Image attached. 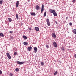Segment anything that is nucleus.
I'll use <instances>...</instances> for the list:
<instances>
[{
    "label": "nucleus",
    "instance_id": "obj_4",
    "mask_svg": "<svg viewBox=\"0 0 76 76\" xmlns=\"http://www.w3.org/2000/svg\"><path fill=\"white\" fill-rule=\"evenodd\" d=\"M35 9L37 10H39L40 9V7L38 5H37L36 6Z\"/></svg>",
    "mask_w": 76,
    "mask_h": 76
},
{
    "label": "nucleus",
    "instance_id": "obj_22",
    "mask_svg": "<svg viewBox=\"0 0 76 76\" xmlns=\"http://www.w3.org/2000/svg\"><path fill=\"white\" fill-rule=\"evenodd\" d=\"M46 12H45V13L44 14V17H45L46 16Z\"/></svg>",
    "mask_w": 76,
    "mask_h": 76
},
{
    "label": "nucleus",
    "instance_id": "obj_25",
    "mask_svg": "<svg viewBox=\"0 0 76 76\" xmlns=\"http://www.w3.org/2000/svg\"><path fill=\"white\" fill-rule=\"evenodd\" d=\"M15 71L16 72H18L19 71V68H16L15 69Z\"/></svg>",
    "mask_w": 76,
    "mask_h": 76
},
{
    "label": "nucleus",
    "instance_id": "obj_6",
    "mask_svg": "<svg viewBox=\"0 0 76 76\" xmlns=\"http://www.w3.org/2000/svg\"><path fill=\"white\" fill-rule=\"evenodd\" d=\"M52 36L53 38H56V35L55 33H53L52 34Z\"/></svg>",
    "mask_w": 76,
    "mask_h": 76
},
{
    "label": "nucleus",
    "instance_id": "obj_35",
    "mask_svg": "<svg viewBox=\"0 0 76 76\" xmlns=\"http://www.w3.org/2000/svg\"><path fill=\"white\" fill-rule=\"evenodd\" d=\"M75 1H76V0H73V2H75Z\"/></svg>",
    "mask_w": 76,
    "mask_h": 76
},
{
    "label": "nucleus",
    "instance_id": "obj_2",
    "mask_svg": "<svg viewBox=\"0 0 76 76\" xmlns=\"http://www.w3.org/2000/svg\"><path fill=\"white\" fill-rule=\"evenodd\" d=\"M25 61L20 62L19 61H17V64H20V65H21L22 64H23L24 63H25Z\"/></svg>",
    "mask_w": 76,
    "mask_h": 76
},
{
    "label": "nucleus",
    "instance_id": "obj_1",
    "mask_svg": "<svg viewBox=\"0 0 76 76\" xmlns=\"http://www.w3.org/2000/svg\"><path fill=\"white\" fill-rule=\"evenodd\" d=\"M49 12L51 13H53L54 16H57V13L56 12L55 10L51 9H49Z\"/></svg>",
    "mask_w": 76,
    "mask_h": 76
},
{
    "label": "nucleus",
    "instance_id": "obj_24",
    "mask_svg": "<svg viewBox=\"0 0 76 76\" xmlns=\"http://www.w3.org/2000/svg\"><path fill=\"white\" fill-rule=\"evenodd\" d=\"M18 54V53L17 52H14V55L15 56L16 55V54Z\"/></svg>",
    "mask_w": 76,
    "mask_h": 76
},
{
    "label": "nucleus",
    "instance_id": "obj_31",
    "mask_svg": "<svg viewBox=\"0 0 76 76\" xmlns=\"http://www.w3.org/2000/svg\"><path fill=\"white\" fill-rule=\"evenodd\" d=\"M2 74V72L0 70V74Z\"/></svg>",
    "mask_w": 76,
    "mask_h": 76
},
{
    "label": "nucleus",
    "instance_id": "obj_12",
    "mask_svg": "<svg viewBox=\"0 0 76 76\" xmlns=\"http://www.w3.org/2000/svg\"><path fill=\"white\" fill-rule=\"evenodd\" d=\"M18 6H19V1H17L16 4V7H18Z\"/></svg>",
    "mask_w": 76,
    "mask_h": 76
},
{
    "label": "nucleus",
    "instance_id": "obj_7",
    "mask_svg": "<svg viewBox=\"0 0 76 76\" xmlns=\"http://www.w3.org/2000/svg\"><path fill=\"white\" fill-rule=\"evenodd\" d=\"M43 11H44V5L42 4L41 9V13H42V12H43Z\"/></svg>",
    "mask_w": 76,
    "mask_h": 76
},
{
    "label": "nucleus",
    "instance_id": "obj_13",
    "mask_svg": "<svg viewBox=\"0 0 76 76\" xmlns=\"http://www.w3.org/2000/svg\"><path fill=\"white\" fill-rule=\"evenodd\" d=\"M30 14L31 15H32V16H35L36 14L34 12H30Z\"/></svg>",
    "mask_w": 76,
    "mask_h": 76
},
{
    "label": "nucleus",
    "instance_id": "obj_33",
    "mask_svg": "<svg viewBox=\"0 0 76 76\" xmlns=\"http://www.w3.org/2000/svg\"><path fill=\"white\" fill-rule=\"evenodd\" d=\"M55 22H56V24L57 25L58 24H57V21H56Z\"/></svg>",
    "mask_w": 76,
    "mask_h": 76
},
{
    "label": "nucleus",
    "instance_id": "obj_21",
    "mask_svg": "<svg viewBox=\"0 0 76 76\" xmlns=\"http://www.w3.org/2000/svg\"><path fill=\"white\" fill-rule=\"evenodd\" d=\"M57 73H58V72H57V71H56L54 73V75H56Z\"/></svg>",
    "mask_w": 76,
    "mask_h": 76
},
{
    "label": "nucleus",
    "instance_id": "obj_15",
    "mask_svg": "<svg viewBox=\"0 0 76 76\" xmlns=\"http://www.w3.org/2000/svg\"><path fill=\"white\" fill-rule=\"evenodd\" d=\"M23 38L25 39H28V37L25 35L23 36Z\"/></svg>",
    "mask_w": 76,
    "mask_h": 76
},
{
    "label": "nucleus",
    "instance_id": "obj_27",
    "mask_svg": "<svg viewBox=\"0 0 76 76\" xmlns=\"http://www.w3.org/2000/svg\"><path fill=\"white\" fill-rule=\"evenodd\" d=\"M69 25L70 26H72V23H69Z\"/></svg>",
    "mask_w": 76,
    "mask_h": 76
},
{
    "label": "nucleus",
    "instance_id": "obj_14",
    "mask_svg": "<svg viewBox=\"0 0 76 76\" xmlns=\"http://www.w3.org/2000/svg\"><path fill=\"white\" fill-rule=\"evenodd\" d=\"M23 44L24 45H28V42H23Z\"/></svg>",
    "mask_w": 76,
    "mask_h": 76
},
{
    "label": "nucleus",
    "instance_id": "obj_17",
    "mask_svg": "<svg viewBox=\"0 0 76 76\" xmlns=\"http://www.w3.org/2000/svg\"><path fill=\"white\" fill-rule=\"evenodd\" d=\"M8 20L10 22H11L12 21V19H11L10 18H8Z\"/></svg>",
    "mask_w": 76,
    "mask_h": 76
},
{
    "label": "nucleus",
    "instance_id": "obj_28",
    "mask_svg": "<svg viewBox=\"0 0 76 76\" xmlns=\"http://www.w3.org/2000/svg\"><path fill=\"white\" fill-rule=\"evenodd\" d=\"M28 30H29V31H31V28H28Z\"/></svg>",
    "mask_w": 76,
    "mask_h": 76
},
{
    "label": "nucleus",
    "instance_id": "obj_11",
    "mask_svg": "<svg viewBox=\"0 0 76 76\" xmlns=\"http://www.w3.org/2000/svg\"><path fill=\"white\" fill-rule=\"evenodd\" d=\"M32 48L31 46L30 47H28L27 48V50H28V51H30L31 50V49H32Z\"/></svg>",
    "mask_w": 76,
    "mask_h": 76
},
{
    "label": "nucleus",
    "instance_id": "obj_23",
    "mask_svg": "<svg viewBox=\"0 0 76 76\" xmlns=\"http://www.w3.org/2000/svg\"><path fill=\"white\" fill-rule=\"evenodd\" d=\"M3 4V1L2 0L0 1V4Z\"/></svg>",
    "mask_w": 76,
    "mask_h": 76
},
{
    "label": "nucleus",
    "instance_id": "obj_10",
    "mask_svg": "<svg viewBox=\"0 0 76 76\" xmlns=\"http://www.w3.org/2000/svg\"><path fill=\"white\" fill-rule=\"evenodd\" d=\"M34 29L35 31H37V32H38L39 31V28H38V27H36L34 28Z\"/></svg>",
    "mask_w": 76,
    "mask_h": 76
},
{
    "label": "nucleus",
    "instance_id": "obj_30",
    "mask_svg": "<svg viewBox=\"0 0 76 76\" xmlns=\"http://www.w3.org/2000/svg\"><path fill=\"white\" fill-rule=\"evenodd\" d=\"M46 47H47V48H48L49 47V46H48V45H46Z\"/></svg>",
    "mask_w": 76,
    "mask_h": 76
},
{
    "label": "nucleus",
    "instance_id": "obj_8",
    "mask_svg": "<svg viewBox=\"0 0 76 76\" xmlns=\"http://www.w3.org/2000/svg\"><path fill=\"white\" fill-rule=\"evenodd\" d=\"M53 44L54 47H55V48H57V44L56 42H53Z\"/></svg>",
    "mask_w": 76,
    "mask_h": 76
},
{
    "label": "nucleus",
    "instance_id": "obj_3",
    "mask_svg": "<svg viewBox=\"0 0 76 76\" xmlns=\"http://www.w3.org/2000/svg\"><path fill=\"white\" fill-rule=\"evenodd\" d=\"M46 22H47V24L48 26H50V20L49 19L47 18L46 19Z\"/></svg>",
    "mask_w": 76,
    "mask_h": 76
},
{
    "label": "nucleus",
    "instance_id": "obj_20",
    "mask_svg": "<svg viewBox=\"0 0 76 76\" xmlns=\"http://www.w3.org/2000/svg\"><path fill=\"white\" fill-rule=\"evenodd\" d=\"M41 65L42 66H44V63L43 62H41Z\"/></svg>",
    "mask_w": 76,
    "mask_h": 76
},
{
    "label": "nucleus",
    "instance_id": "obj_9",
    "mask_svg": "<svg viewBox=\"0 0 76 76\" xmlns=\"http://www.w3.org/2000/svg\"><path fill=\"white\" fill-rule=\"evenodd\" d=\"M34 52L35 53H36L37 52L38 50V48L37 47H34Z\"/></svg>",
    "mask_w": 76,
    "mask_h": 76
},
{
    "label": "nucleus",
    "instance_id": "obj_16",
    "mask_svg": "<svg viewBox=\"0 0 76 76\" xmlns=\"http://www.w3.org/2000/svg\"><path fill=\"white\" fill-rule=\"evenodd\" d=\"M4 37V34L2 33H0V37Z\"/></svg>",
    "mask_w": 76,
    "mask_h": 76
},
{
    "label": "nucleus",
    "instance_id": "obj_32",
    "mask_svg": "<svg viewBox=\"0 0 76 76\" xmlns=\"http://www.w3.org/2000/svg\"><path fill=\"white\" fill-rule=\"evenodd\" d=\"M74 57H75V58H76V54H75L74 55Z\"/></svg>",
    "mask_w": 76,
    "mask_h": 76
},
{
    "label": "nucleus",
    "instance_id": "obj_19",
    "mask_svg": "<svg viewBox=\"0 0 76 76\" xmlns=\"http://www.w3.org/2000/svg\"><path fill=\"white\" fill-rule=\"evenodd\" d=\"M16 18L17 20L19 19V16H18V14H16Z\"/></svg>",
    "mask_w": 76,
    "mask_h": 76
},
{
    "label": "nucleus",
    "instance_id": "obj_29",
    "mask_svg": "<svg viewBox=\"0 0 76 76\" xmlns=\"http://www.w3.org/2000/svg\"><path fill=\"white\" fill-rule=\"evenodd\" d=\"M10 34H13V31H10L9 32Z\"/></svg>",
    "mask_w": 76,
    "mask_h": 76
},
{
    "label": "nucleus",
    "instance_id": "obj_18",
    "mask_svg": "<svg viewBox=\"0 0 76 76\" xmlns=\"http://www.w3.org/2000/svg\"><path fill=\"white\" fill-rule=\"evenodd\" d=\"M61 50L63 51H64V50H65V48L64 47H62L61 48Z\"/></svg>",
    "mask_w": 76,
    "mask_h": 76
},
{
    "label": "nucleus",
    "instance_id": "obj_34",
    "mask_svg": "<svg viewBox=\"0 0 76 76\" xmlns=\"http://www.w3.org/2000/svg\"><path fill=\"white\" fill-rule=\"evenodd\" d=\"M67 19H68V17H66V20H67Z\"/></svg>",
    "mask_w": 76,
    "mask_h": 76
},
{
    "label": "nucleus",
    "instance_id": "obj_36",
    "mask_svg": "<svg viewBox=\"0 0 76 76\" xmlns=\"http://www.w3.org/2000/svg\"><path fill=\"white\" fill-rule=\"evenodd\" d=\"M60 63H61V62H60Z\"/></svg>",
    "mask_w": 76,
    "mask_h": 76
},
{
    "label": "nucleus",
    "instance_id": "obj_5",
    "mask_svg": "<svg viewBox=\"0 0 76 76\" xmlns=\"http://www.w3.org/2000/svg\"><path fill=\"white\" fill-rule=\"evenodd\" d=\"M6 54L9 59H11V56L8 53H7Z\"/></svg>",
    "mask_w": 76,
    "mask_h": 76
},
{
    "label": "nucleus",
    "instance_id": "obj_26",
    "mask_svg": "<svg viewBox=\"0 0 76 76\" xmlns=\"http://www.w3.org/2000/svg\"><path fill=\"white\" fill-rule=\"evenodd\" d=\"M13 74H12V73H10V76H13Z\"/></svg>",
    "mask_w": 76,
    "mask_h": 76
}]
</instances>
